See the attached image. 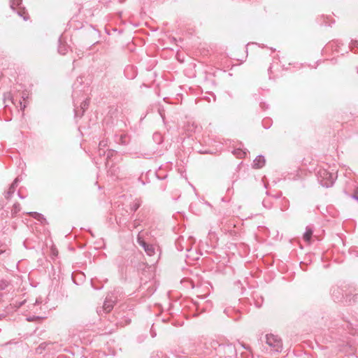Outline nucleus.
Wrapping results in <instances>:
<instances>
[{
    "instance_id": "nucleus-1",
    "label": "nucleus",
    "mask_w": 358,
    "mask_h": 358,
    "mask_svg": "<svg viewBox=\"0 0 358 358\" xmlns=\"http://www.w3.org/2000/svg\"><path fill=\"white\" fill-rule=\"evenodd\" d=\"M193 353L203 355L204 356H217L219 358H237V352L235 346L231 343L220 344L217 341H211L208 345L205 344L203 349H194Z\"/></svg>"
},
{
    "instance_id": "nucleus-2",
    "label": "nucleus",
    "mask_w": 358,
    "mask_h": 358,
    "mask_svg": "<svg viewBox=\"0 0 358 358\" xmlns=\"http://www.w3.org/2000/svg\"><path fill=\"white\" fill-rule=\"evenodd\" d=\"M317 180L324 187H332L337 178V173L334 169L331 171L325 169H320L317 173Z\"/></svg>"
},
{
    "instance_id": "nucleus-3",
    "label": "nucleus",
    "mask_w": 358,
    "mask_h": 358,
    "mask_svg": "<svg viewBox=\"0 0 358 358\" xmlns=\"http://www.w3.org/2000/svg\"><path fill=\"white\" fill-rule=\"evenodd\" d=\"M354 291V285L350 284H342L339 286H334L331 289V294L335 302L343 303L345 292Z\"/></svg>"
},
{
    "instance_id": "nucleus-4",
    "label": "nucleus",
    "mask_w": 358,
    "mask_h": 358,
    "mask_svg": "<svg viewBox=\"0 0 358 358\" xmlns=\"http://www.w3.org/2000/svg\"><path fill=\"white\" fill-rule=\"evenodd\" d=\"M266 343L273 352H279L282 350V342L278 336L267 334L266 336Z\"/></svg>"
},
{
    "instance_id": "nucleus-5",
    "label": "nucleus",
    "mask_w": 358,
    "mask_h": 358,
    "mask_svg": "<svg viewBox=\"0 0 358 358\" xmlns=\"http://www.w3.org/2000/svg\"><path fill=\"white\" fill-rule=\"evenodd\" d=\"M117 301V296L115 291L109 293L103 302V308L106 313H109L113 308L115 303Z\"/></svg>"
},
{
    "instance_id": "nucleus-6",
    "label": "nucleus",
    "mask_w": 358,
    "mask_h": 358,
    "mask_svg": "<svg viewBox=\"0 0 358 358\" xmlns=\"http://www.w3.org/2000/svg\"><path fill=\"white\" fill-rule=\"evenodd\" d=\"M141 231L139 232V234L137 236L138 244L144 249L145 252L148 256H153L155 254V246L152 244L146 243L143 239V236L141 235Z\"/></svg>"
},
{
    "instance_id": "nucleus-7",
    "label": "nucleus",
    "mask_w": 358,
    "mask_h": 358,
    "mask_svg": "<svg viewBox=\"0 0 358 358\" xmlns=\"http://www.w3.org/2000/svg\"><path fill=\"white\" fill-rule=\"evenodd\" d=\"M358 296V291L356 287L354 285V291H352L351 293L350 292H345L344 293V299H343V304L345 305H352L357 301Z\"/></svg>"
},
{
    "instance_id": "nucleus-8",
    "label": "nucleus",
    "mask_w": 358,
    "mask_h": 358,
    "mask_svg": "<svg viewBox=\"0 0 358 358\" xmlns=\"http://www.w3.org/2000/svg\"><path fill=\"white\" fill-rule=\"evenodd\" d=\"M90 104V99H85L80 103V108H75V117H81L85 111V110L88 108Z\"/></svg>"
},
{
    "instance_id": "nucleus-9",
    "label": "nucleus",
    "mask_w": 358,
    "mask_h": 358,
    "mask_svg": "<svg viewBox=\"0 0 358 358\" xmlns=\"http://www.w3.org/2000/svg\"><path fill=\"white\" fill-rule=\"evenodd\" d=\"M265 158L263 155H258L253 161V167L255 169H261L265 164Z\"/></svg>"
},
{
    "instance_id": "nucleus-10",
    "label": "nucleus",
    "mask_w": 358,
    "mask_h": 358,
    "mask_svg": "<svg viewBox=\"0 0 358 358\" xmlns=\"http://www.w3.org/2000/svg\"><path fill=\"white\" fill-rule=\"evenodd\" d=\"M10 255V250L6 245L0 246V257H8Z\"/></svg>"
},
{
    "instance_id": "nucleus-11",
    "label": "nucleus",
    "mask_w": 358,
    "mask_h": 358,
    "mask_svg": "<svg viewBox=\"0 0 358 358\" xmlns=\"http://www.w3.org/2000/svg\"><path fill=\"white\" fill-rule=\"evenodd\" d=\"M289 207V201L287 199L284 197L280 201V209L281 211H285L288 210Z\"/></svg>"
},
{
    "instance_id": "nucleus-12",
    "label": "nucleus",
    "mask_w": 358,
    "mask_h": 358,
    "mask_svg": "<svg viewBox=\"0 0 358 358\" xmlns=\"http://www.w3.org/2000/svg\"><path fill=\"white\" fill-rule=\"evenodd\" d=\"M27 214L30 215L33 218L37 220L38 221L43 222V220H45V218L44 216L37 212H29Z\"/></svg>"
},
{
    "instance_id": "nucleus-13",
    "label": "nucleus",
    "mask_w": 358,
    "mask_h": 358,
    "mask_svg": "<svg viewBox=\"0 0 358 358\" xmlns=\"http://www.w3.org/2000/svg\"><path fill=\"white\" fill-rule=\"evenodd\" d=\"M59 42V44L58 46V52L62 55H64L67 52L69 47L66 44L62 43L60 39Z\"/></svg>"
},
{
    "instance_id": "nucleus-14",
    "label": "nucleus",
    "mask_w": 358,
    "mask_h": 358,
    "mask_svg": "<svg viewBox=\"0 0 358 358\" xmlns=\"http://www.w3.org/2000/svg\"><path fill=\"white\" fill-rule=\"evenodd\" d=\"M313 233V229L310 227H307L306 228V231H305V233L303 234V239L306 241H310V238L312 237Z\"/></svg>"
},
{
    "instance_id": "nucleus-15",
    "label": "nucleus",
    "mask_w": 358,
    "mask_h": 358,
    "mask_svg": "<svg viewBox=\"0 0 358 358\" xmlns=\"http://www.w3.org/2000/svg\"><path fill=\"white\" fill-rule=\"evenodd\" d=\"M117 142L118 143L122 144V145H127L129 142L128 137L125 134H122L118 137V139L117 140Z\"/></svg>"
},
{
    "instance_id": "nucleus-16",
    "label": "nucleus",
    "mask_w": 358,
    "mask_h": 358,
    "mask_svg": "<svg viewBox=\"0 0 358 358\" xmlns=\"http://www.w3.org/2000/svg\"><path fill=\"white\" fill-rule=\"evenodd\" d=\"M143 222V220L141 218H136L134 222L131 224V226L129 227L130 230H132L134 229H136Z\"/></svg>"
},
{
    "instance_id": "nucleus-17",
    "label": "nucleus",
    "mask_w": 358,
    "mask_h": 358,
    "mask_svg": "<svg viewBox=\"0 0 358 358\" xmlns=\"http://www.w3.org/2000/svg\"><path fill=\"white\" fill-rule=\"evenodd\" d=\"M20 204L19 203H14L13 206V209L11 210V213L13 215H15L20 211Z\"/></svg>"
},
{
    "instance_id": "nucleus-18",
    "label": "nucleus",
    "mask_w": 358,
    "mask_h": 358,
    "mask_svg": "<svg viewBox=\"0 0 358 358\" xmlns=\"http://www.w3.org/2000/svg\"><path fill=\"white\" fill-rule=\"evenodd\" d=\"M153 139L157 144H160L162 142V136L159 133H155L153 134Z\"/></svg>"
},
{
    "instance_id": "nucleus-19",
    "label": "nucleus",
    "mask_w": 358,
    "mask_h": 358,
    "mask_svg": "<svg viewBox=\"0 0 358 358\" xmlns=\"http://www.w3.org/2000/svg\"><path fill=\"white\" fill-rule=\"evenodd\" d=\"M140 206L141 203L138 201H136L131 204L130 210L133 212H136L139 208Z\"/></svg>"
},
{
    "instance_id": "nucleus-20",
    "label": "nucleus",
    "mask_w": 358,
    "mask_h": 358,
    "mask_svg": "<svg viewBox=\"0 0 358 358\" xmlns=\"http://www.w3.org/2000/svg\"><path fill=\"white\" fill-rule=\"evenodd\" d=\"M9 285V282L6 280H0V290L6 289Z\"/></svg>"
},
{
    "instance_id": "nucleus-21",
    "label": "nucleus",
    "mask_w": 358,
    "mask_h": 358,
    "mask_svg": "<svg viewBox=\"0 0 358 358\" xmlns=\"http://www.w3.org/2000/svg\"><path fill=\"white\" fill-rule=\"evenodd\" d=\"M110 114L111 115V117H115L116 119H118L119 118V116H118V108H111L110 110Z\"/></svg>"
},
{
    "instance_id": "nucleus-22",
    "label": "nucleus",
    "mask_w": 358,
    "mask_h": 358,
    "mask_svg": "<svg viewBox=\"0 0 358 358\" xmlns=\"http://www.w3.org/2000/svg\"><path fill=\"white\" fill-rule=\"evenodd\" d=\"M22 0H10V6L13 10H15V6L20 4Z\"/></svg>"
},
{
    "instance_id": "nucleus-23",
    "label": "nucleus",
    "mask_w": 358,
    "mask_h": 358,
    "mask_svg": "<svg viewBox=\"0 0 358 358\" xmlns=\"http://www.w3.org/2000/svg\"><path fill=\"white\" fill-rule=\"evenodd\" d=\"M19 182H20V179L19 178V177H17L14 180L13 182H12V184L10 185V187L13 188V189L15 190L16 187H17L18 185V183Z\"/></svg>"
},
{
    "instance_id": "nucleus-24",
    "label": "nucleus",
    "mask_w": 358,
    "mask_h": 358,
    "mask_svg": "<svg viewBox=\"0 0 358 358\" xmlns=\"http://www.w3.org/2000/svg\"><path fill=\"white\" fill-rule=\"evenodd\" d=\"M15 191V189L10 187L8 192H6V194L5 195L6 199H9L13 196Z\"/></svg>"
},
{
    "instance_id": "nucleus-25",
    "label": "nucleus",
    "mask_w": 358,
    "mask_h": 358,
    "mask_svg": "<svg viewBox=\"0 0 358 358\" xmlns=\"http://www.w3.org/2000/svg\"><path fill=\"white\" fill-rule=\"evenodd\" d=\"M358 47V41L357 40H352L350 44V48L351 50H353L355 48Z\"/></svg>"
},
{
    "instance_id": "nucleus-26",
    "label": "nucleus",
    "mask_w": 358,
    "mask_h": 358,
    "mask_svg": "<svg viewBox=\"0 0 358 358\" xmlns=\"http://www.w3.org/2000/svg\"><path fill=\"white\" fill-rule=\"evenodd\" d=\"M262 205L266 208H271V203L268 201V200H263L262 201Z\"/></svg>"
},
{
    "instance_id": "nucleus-27",
    "label": "nucleus",
    "mask_w": 358,
    "mask_h": 358,
    "mask_svg": "<svg viewBox=\"0 0 358 358\" xmlns=\"http://www.w3.org/2000/svg\"><path fill=\"white\" fill-rule=\"evenodd\" d=\"M116 152L113 150H108L106 152V159H108L112 157Z\"/></svg>"
},
{
    "instance_id": "nucleus-28",
    "label": "nucleus",
    "mask_w": 358,
    "mask_h": 358,
    "mask_svg": "<svg viewBox=\"0 0 358 358\" xmlns=\"http://www.w3.org/2000/svg\"><path fill=\"white\" fill-rule=\"evenodd\" d=\"M153 153H141V156L145 159H150Z\"/></svg>"
},
{
    "instance_id": "nucleus-29",
    "label": "nucleus",
    "mask_w": 358,
    "mask_h": 358,
    "mask_svg": "<svg viewBox=\"0 0 358 358\" xmlns=\"http://www.w3.org/2000/svg\"><path fill=\"white\" fill-rule=\"evenodd\" d=\"M41 317H38V316H37V317L33 316V317H27V321H29V322H33V321H34L36 319L38 320V319H41Z\"/></svg>"
},
{
    "instance_id": "nucleus-30",
    "label": "nucleus",
    "mask_w": 358,
    "mask_h": 358,
    "mask_svg": "<svg viewBox=\"0 0 358 358\" xmlns=\"http://www.w3.org/2000/svg\"><path fill=\"white\" fill-rule=\"evenodd\" d=\"M107 145V143L105 141H101L99 142V148H105Z\"/></svg>"
},
{
    "instance_id": "nucleus-31",
    "label": "nucleus",
    "mask_w": 358,
    "mask_h": 358,
    "mask_svg": "<svg viewBox=\"0 0 358 358\" xmlns=\"http://www.w3.org/2000/svg\"><path fill=\"white\" fill-rule=\"evenodd\" d=\"M353 199L358 201V192H356L355 194L350 196Z\"/></svg>"
},
{
    "instance_id": "nucleus-32",
    "label": "nucleus",
    "mask_w": 358,
    "mask_h": 358,
    "mask_svg": "<svg viewBox=\"0 0 358 358\" xmlns=\"http://www.w3.org/2000/svg\"><path fill=\"white\" fill-rule=\"evenodd\" d=\"M106 153V151L103 149V148H99V155L100 156L101 155H105Z\"/></svg>"
},
{
    "instance_id": "nucleus-33",
    "label": "nucleus",
    "mask_w": 358,
    "mask_h": 358,
    "mask_svg": "<svg viewBox=\"0 0 358 358\" xmlns=\"http://www.w3.org/2000/svg\"><path fill=\"white\" fill-rule=\"evenodd\" d=\"M6 316L7 313L6 312L0 313V320L5 318Z\"/></svg>"
},
{
    "instance_id": "nucleus-34",
    "label": "nucleus",
    "mask_w": 358,
    "mask_h": 358,
    "mask_svg": "<svg viewBox=\"0 0 358 358\" xmlns=\"http://www.w3.org/2000/svg\"><path fill=\"white\" fill-rule=\"evenodd\" d=\"M177 248H178V250H183V247H182V245H180V242H178V244H177Z\"/></svg>"
},
{
    "instance_id": "nucleus-35",
    "label": "nucleus",
    "mask_w": 358,
    "mask_h": 358,
    "mask_svg": "<svg viewBox=\"0 0 358 358\" xmlns=\"http://www.w3.org/2000/svg\"><path fill=\"white\" fill-rule=\"evenodd\" d=\"M17 195H18L19 198H20V199H24L25 198V196H22V195L20 194V191H18Z\"/></svg>"
},
{
    "instance_id": "nucleus-36",
    "label": "nucleus",
    "mask_w": 358,
    "mask_h": 358,
    "mask_svg": "<svg viewBox=\"0 0 358 358\" xmlns=\"http://www.w3.org/2000/svg\"><path fill=\"white\" fill-rule=\"evenodd\" d=\"M18 14L20 15V16H22L23 17V19L24 20H27V15H23L20 12L18 13Z\"/></svg>"
},
{
    "instance_id": "nucleus-37",
    "label": "nucleus",
    "mask_w": 358,
    "mask_h": 358,
    "mask_svg": "<svg viewBox=\"0 0 358 358\" xmlns=\"http://www.w3.org/2000/svg\"><path fill=\"white\" fill-rule=\"evenodd\" d=\"M20 106H21V109H22V110H24V108L26 107V106H25L24 104V105H22V102H21V101L20 102Z\"/></svg>"
},
{
    "instance_id": "nucleus-38",
    "label": "nucleus",
    "mask_w": 358,
    "mask_h": 358,
    "mask_svg": "<svg viewBox=\"0 0 358 358\" xmlns=\"http://www.w3.org/2000/svg\"><path fill=\"white\" fill-rule=\"evenodd\" d=\"M151 335L152 337H155L156 336V334L155 332L151 331Z\"/></svg>"
},
{
    "instance_id": "nucleus-39",
    "label": "nucleus",
    "mask_w": 358,
    "mask_h": 358,
    "mask_svg": "<svg viewBox=\"0 0 358 358\" xmlns=\"http://www.w3.org/2000/svg\"><path fill=\"white\" fill-rule=\"evenodd\" d=\"M191 249L188 247H186V251H189Z\"/></svg>"
},
{
    "instance_id": "nucleus-40",
    "label": "nucleus",
    "mask_w": 358,
    "mask_h": 358,
    "mask_svg": "<svg viewBox=\"0 0 358 358\" xmlns=\"http://www.w3.org/2000/svg\"><path fill=\"white\" fill-rule=\"evenodd\" d=\"M125 0H119L120 2L122 3L124 2Z\"/></svg>"
},
{
    "instance_id": "nucleus-41",
    "label": "nucleus",
    "mask_w": 358,
    "mask_h": 358,
    "mask_svg": "<svg viewBox=\"0 0 358 358\" xmlns=\"http://www.w3.org/2000/svg\"><path fill=\"white\" fill-rule=\"evenodd\" d=\"M357 73H358V68H357Z\"/></svg>"
}]
</instances>
